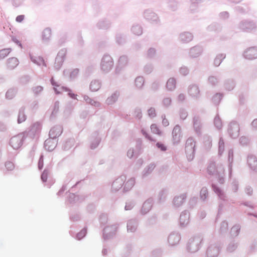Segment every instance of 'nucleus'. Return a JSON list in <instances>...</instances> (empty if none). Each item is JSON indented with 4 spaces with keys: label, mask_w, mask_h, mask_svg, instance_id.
I'll list each match as a JSON object with an SVG mask.
<instances>
[{
    "label": "nucleus",
    "mask_w": 257,
    "mask_h": 257,
    "mask_svg": "<svg viewBox=\"0 0 257 257\" xmlns=\"http://www.w3.org/2000/svg\"><path fill=\"white\" fill-rule=\"evenodd\" d=\"M23 136L17 135L13 137L10 140V145L15 149H18L22 145Z\"/></svg>",
    "instance_id": "f257e3e1"
},
{
    "label": "nucleus",
    "mask_w": 257,
    "mask_h": 257,
    "mask_svg": "<svg viewBox=\"0 0 257 257\" xmlns=\"http://www.w3.org/2000/svg\"><path fill=\"white\" fill-rule=\"evenodd\" d=\"M66 57V52L64 51H60L56 58L55 66L56 69H59L62 66Z\"/></svg>",
    "instance_id": "f03ea898"
},
{
    "label": "nucleus",
    "mask_w": 257,
    "mask_h": 257,
    "mask_svg": "<svg viewBox=\"0 0 257 257\" xmlns=\"http://www.w3.org/2000/svg\"><path fill=\"white\" fill-rule=\"evenodd\" d=\"M102 67L104 70L110 69L112 66V59L109 57H105L103 58L102 62Z\"/></svg>",
    "instance_id": "7ed1b4c3"
},
{
    "label": "nucleus",
    "mask_w": 257,
    "mask_h": 257,
    "mask_svg": "<svg viewBox=\"0 0 257 257\" xmlns=\"http://www.w3.org/2000/svg\"><path fill=\"white\" fill-rule=\"evenodd\" d=\"M19 64V60L17 58L13 57L10 58L7 62V67L10 69H14Z\"/></svg>",
    "instance_id": "20e7f679"
},
{
    "label": "nucleus",
    "mask_w": 257,
    "mask_h": 257,
    "mask_svg": "<svg viewBox=\"0 0 257 257\" xmlns=\"http://www.w3.org/2000/svg\"><path fill=\"white\" fill-rule=\"evenodd\" d=\"M245 55L248 59L257 58V49L253 48L248 49L245 52Z\"/></svg>",
    "instance_id": "39448f33"
},
{
    "label": "nucleus",
    "mask_w": 257,
    "mask_h": 257,
    "mask_svg": "<svg viewBox=\"0 0 257 257\" xmlns=\"http://www.w3.org/2000/svg\"><path fill=\"white\" fill-rule=\"evenodd\" d=\"M61 133V130L59 127H54L49 132V135L52 138H55Z\"/></svg>",
    "instance_id": "423d86ee"
},
{
    "label": "nucleus",
    "mask_w": 257,
    "mask_h": 257,
    "mask_svg": "<svg viewBox=\"0 0 257 257\" xmlns=\"http://www.w3.org/2000/svg\"><path fill=\"white\" fill-rule=\"evenodd\" d=\"M45 147L46 150L51 151L55 148V144L51 140H47L45 142Z\"/></svg>",
    "instance_id": "0eeeda50"
},
{
    "label": "nucleus",
    "mask_w": 257,
    "mask_h": 257,
    "mask_svg": "<svg viewBox=\"0 0 257 257\" xmlns=\"http://www.w3.org/2000/svg\"><path fill=\"white\" fill-rule=\"evenodd\" d=\"M51 30L50 28H46L44 30L42 33V39L44 40L47 41L49 40L51 37Z\"/></svg>",
    "instance_id": "6e6552de"
},
{
    "label": "nucleus",
    "mask_w": 257,
    "mask_h": 257,
    "mask_svg": "<svg viewBox=\"0 0 257 257\" xmlns=\"http://www.w3.org/2000/svg\"><path fill=\"white\" fill-rule=\"evenodd\" d=\"M176 86V80L174 78H170L167 82V87L169 90H173Z\"/></svg>",
    "instance_id": "1a4fd4ad"
},
{
    "label": "nucleus",
    "mask_w": 257,
    "mask_h": 257,
    "mask_svg": "<svg viewBox=\"0 0 257 257\" xmlns=\"http://www.w3.org/2000/svg\"><path fill=\"white\" fill-rule=\"evenodd\" d=\"M100 83L97 81H92L90 85V88L92 91H96L100 88Z\"/></svg>",
    "instance_id": "9d476101"
},
{
    "label": "nucleus",
    "mask_w": 257,
    "mask_h": 257,
    "mask_svg": "<svg viewBox=\"0 0 257 257\" xmlns=\"http://www.w3.org/2000/svg\"><path fill=\"white\" fill-rule=\"evenodd\" d=\"M225 58V56L223 54L218 55L214 60V64L215 66H218L220 65L221 61Z\"/></svg>",
    "instance_id": "9b49d317"
},
{
    "label": "nucleus",
    "mask_w": 257,
    "mask_h": 257,
    "mask_svg": "<svg viewBox=\"0 0 257 257\" xmlns=\"http://www.w3.org/2000/svg\"><path fill=\"white\" fill-rule=\"evenodd\" d=\"M26 119V116L23 112H20L18 115V123H22L25 121Z\"/></svg>",
    "instance_id": "f8f14e48"
},
{
    "label": "nucleus",
    "mask_w": 257,
    "mask_h": 257,
    "mask_svg": "<svg viewBox=\"0 0 257 257\" xmlns=\"http://www.w3.org/2000/svg\"><path fill=\"white\" fill-rule=\"evenodd\" d=\"M144 81L143 77H138L135 80L136 85L138 87H141L143 86Z\"/></svg>",
    "instance_id": "ddd939ff"
},
{
    "label": "nucleus",
    "mask_w": 257,
    "mask_h": 257,
    "mask_svg": "<svg viewBox=\"0 0 257 257\" xmlns=\"http://www.w3.org/2000/svg\"><path fill=\"white\" fill-rule=\"evenodd\" d=\"M151 129L154 134L160 135L161 132L156 124H153L151 126Z\"/></svg>",
    "instance_id": "4468645a"
},
{
    "label": "nucleus",
    "mask_w": 257,
    "mask_h": 257,
    "mask_svg": "<svg viewBox=\"0 0 257 257\" xmlns=\"http://www.w3.org/2000/svg\"><path fill=\"white\" fill-rule=\"evenodd\" d=\"M5 166L9 171L13 170L15 168L14 164L10 161L7 162L6 163Z\"/></svg>",
    "instance_id": "2eb2a0df"
},
{
    "label": "nucleus",
    "mask_w": 257,
    "mask_h": 257,
    "mask_svg": "<svg viewBox=\"0 0 257 257\" xmlns=\"http://www.w3.org/2000/svg\"><path fill=\"white\" fill-rule=\"evenodd\" d=\"M117 95L116 94H114L111 97L107 98V101L108 104L111 103L113 102H114L117 98Z\"/></svg>",
    "instance_id": "dca6fc26"
},
{
    "label": "nucleus",
    "mask_w": 257,
    "mask_h": 257,
    "mask_svg": "<svg viewBox=\"0 0 257 257\" xmlns=\"http://www.w3.org/2000/svg\"><path fill=\"white\" fill-rule=\"evenodd\" d=\"M9 53L10 51L9 49H4L0 51V58H4L7 56Z\"/></svg>",
    "instance_id": "f3484780"
},
{
    "label": "nucleus",
    "mask_w": 257,
    "mask_h": 257,
    "mask_svg": "<svg viewBox=\"0 0 257 257\" xmlns=\"http://www.w3.org/2000/svg\"><path fill=\"white\" fill-rule=\"evenodd\" d=\"M148 114L151 117H154L156 115V110L154 108L151 107L148 110Z\"/></svg>",
    "instance_id": "a211bd4d"
},
{
    "label": "nucleus",
    "mask_w": 257,
    "mask_h": 257,
    "mask_svg": "<svg viewBox=\"0 0 257 257\" xmlns=\"http://www.w3.org/2000/svg\"><path fill=\"white\" fill-rule=\"evenodd\" d=\"M188 220V217L186 216L185 214L181 215L180 216V220L181 223L182 224H185V221H186V223H187Z\"/></svg>",
    "instance_id": "6ab92c4d"
},
{
    "label": "nucleus",
    "mask_w": 257,
    "mask_h": 257,
    "mask_svg": "<svg viewBox=\"0 0 257 257\" xmlns=\"http://www.w3.org/2000/svg\"><path fill=\"white\" fill-rule=\"evenodd\" d=\"M214 124L218 128H221L222 124L221 120L219 117H215L214 119Z\"/></svg>",
    "instance_id": "aec40b11"
},
{
    "label": "nucleus",
    "mask_w": 257,
    "mask_h": 257,
    "mask_svg": "<svg viewBox=\"0 0 257 257\" xmlns=\"http://www.w3.org/2000/svg\"><path fill=\"white\" fill-rule=\"evenodd\" d=\"M41 128V124L39 122H36L33 124L32 129L33 130H36L39 131Z\"/></svg>",
    "instance_id": "412c9836"
},
{
    "label": "nucleus",
    "mask_w": 257,
    "mask_h": 257,
    "mask_svg": "<svg viewBox=\"0 0 257 257\" xmlns=\"http://www.w3.org/2000/svg\"><path fill=\"white\" fill-rule=\"evenodd\" d=\"M207 195V191L206 189H202L200 192L201 197L203 199H205L206 198Z\"/></svg>",
    "instance_id": "4be33fe9"
},
{
    "label": "nucleus",
    "mask_w": 257,
    "mask_h": 257,
    "mask_svg": "<svg viewBox=\"0 0 257 257\" xmlns=\"http://www.w3.org/2000/svg\"><path fill=\"white\" fill-rule=\"evenodd\" d=\"M151 205L150 202H145L144 203L143 206V211L147 212L146 211V208H148V210H149L151 208Z\"/></svg>",
    "instance_id": "5701e85b"
},
{
    "label": "nucleus",
    "mask_w": 257,
    "mask_h": 257,
    "mask_svg": "<svg viewBox=\"0 0 257 257\" xmlns=\"http://www.w3.org/2000/svg\"><path fill=\"white\" fill-rule=\"evenodd\" d=\"M25 19L24 15H19L17 17L16 20L17 22L21 23Z\"/></svg>",
    "instance_id": "b1692460"
},
{
    "label": "nucleus",
    "mask_w": 257,
    "mask_h": 257,
    "mask_svg": "<svg viewBox=\"0 0 257 257\" xmlns=\"http://www.w3.org/2000/svg\"><path fill=\"white\" fill-rule=\"evenodd\" d=\"M171 100L169 98H165L163 100V103L166 106L169 105L171 104Z\"/></svg>",
    "instance_id": "393cba45"
},
{
    "label": "nucleus",
    "mask_w": 257,
    "mask_h": 257,
    "mask_svg": "<svg viewBox=\"0 0 257 257\" xmlns=\"http://www.w3.org/2000/svg\"><path fill=\"white\" fill-rule=\"evenodd\" d=\"M14 95V93L12 90L8 91L6 93V96L9 98H12L13 96Z\"/></svg>",
    "instance_id": "a878e982"
},
{
    "label": "nucleus",
    "mask_w": 257,
    "mask_h": 257,
    "mask_svg": "<svg viewBox=\"0 0 257 257\" xmlns=\"http://www.w3.org/2000/svg\"><path fill=\"white\" fill-rule=\"evenodd\" d=\"M156 146L159 148H160L162 151H165L166 150V147L165 146L163 145V144H161L160 143H157L156 144Z\"/></svg>",
    "instance_id": "bb28decb"
},
{
    "label": "nucleus",
    "mask_w": 257,
    "mask_h": 257,
    "mask_svg": "<svg viewBox=\"0 0 257 257\" xmlns=\"http://www.w3.org/2000/svg\"><path fill=\"white\" fill-rule=\"evenodd\" d=\"M41 179L43 182H46L47 179V173L43 172L41 176Z\"/></svg>",
    "instance_id": "cd10ccee"
},
{
    "label": "nucleus",
    "mask_w": 257,
    "mask_h": 257,
    "mask_svg": "<svg viewBox=\"0 0 257 257\" xmlns=\"http://www.w3.org/2000/svg\"><path fill=\"white\" fill-rule=\"evenodd\" d=\"M133 225V223L132 222H130L127 225V229L130 230L131 231H133V229L132 228Z\"/></svg>",
    "instance_id": "c85d7f7f"
},
{
    "label": "nucleus",
    "mask_w": 257,
    "mask_h": 257,
    "mask_svg": "<svg viewBox=\"0 0 257 257\" xmlns=\"http://www.w3.org/2000/svg\"><path fill=\"white\" fill-rule=\"evenodd\" d=\"M162 123L164 126H167L169 124L168 120L165 118L163 119Z\"/></svg>",
    "instance_id": "c756f323"
},
{
    "label": "nucleus",
    "mask_w": 257,
    "mask_h": 257,
    "mask_svg": "<svg viewBox=\"0 0 257 257\" xmlns=\"http://www.w3.org/2000/svg\"><path fill=\"white\" fill-rule=\"evenodd\" d=\"M127 183H129L131 185V186H133L134 185V183H135V180H130V181H128Z\"/></svg>",
    "instance_id": "7c9ffc66"
},
{
    "label": "nucleus",
    "mask_w": 257,
    "mask_h": 257,
    "mask_svg": "<svg viewBox=\"0 0 257 257\" xmlns=\"http://www.w3.org/2000/svg\"><path fill=\"white\" fill-rule=\"evenodd\" d=\"M133 152L132 151H129L127 152V156L132 157L133 156Z\"/></svg>",
    "instance_id": "2f4dec72"
},
{
    "label": "nucleus",
    "mask_w": 257,
    "mask_h": 257,
    "mask_svg": "<svg viewBox=\"0 0 257 257\" xmlns=\"http://www.w3.org/2000/svg\"><path fill=\"white\" fill-rule=\"evenodd\" d=\"M179 98L180 100H182L184 99V96L183 94H180L179 96Z\"/></svg>",
    "instance_id": "473e14b6"
},
{
    "label": "nucleus",
    "mask_w": 257,
    "mask_h": 257,
    "mask_svg": "<svg viewBox=\"0 0 257 257\" xmlns=\"http://www.w3.org/2000/svg\"><path fill=\"white\" fill-rule=\"evenodd\" d=\"M210 169L211 170H214L215 169V166L214 165H210L209 167L208 168V171L210 170Z\"/></svg>",
    "instance_id": "72a5a7b5"
},
{
    "label": "nucleus",
    "mask_w": 257,
    "mask_h": 257,
    "mask_svg": "<svg viewBox=\"0 0 257 257\" xmlns=\"http://www.w3.org/2000/svg\"><path fill=\"white\" fill-rule=\"evenodd\" d=\"M37 91H41L42 90V87L41 86H38L36 88Z\"/></svg>",
    "instance_id": "f704fd0d"
},
{
    "label": "nucleus",
    "mask_w": 257,
    "mask_h": 257,
    "mask_svg": "<svg viewBox=\"0 0 257 257\" xmlns=\"http://www.w3.org/2000/svg\"><path fill=\"white\" fill-rule=\"evenodd\" d=\"M145 134V136L146 138H147L150 140L152 141V139L151 138V137H150L147 134Z\"/></svg>",
    "instance_id": "c9c22d12"
},
{
    "label": "nucleus",
    "mask_w": 257,
    "mask_h": 257,
    "mask_svg": "<svg viewBox=\"0 0 257 257\" xmlns=\"http://www.w3.org/2000/svg\"><path fill=\"white\" fill-rule=\"evenodd\" d=\"M39 59H41V61H42V62L44 66H46V64H45V62H44V60H43L42 58H39Z\"/></svg>",
    "instance_id": "e433bc0d"
},
{
    "label": "nucleus",
    "mask_w": 257,
    "mask_h": 257,
    "mask_svg": "<svg viewBox=\"0 0 257 257\" xmlns=\"http://www.w3.org/2000/svg\"><path fill=\"white\" fill-rule=\"evenodd\" d=\"M178 129L179 130V127H176L174 128V131H176Z\"/></svg>",
    "instance_id": "4c0bfd02"
},
{
    "label": "nucleus",
    "mask_w": 257,
    "mask_h": 257,
    "mask_svg": "<svg viewBox=\"0 0 257 257\" xmlns=\"http://www.w3.org/2000/svg\"><path fill=\"white\" fill-rule=\"evenodd\" d=\"M249 25H250L251 26H252L253 27H254V24H249Z\"/></svg>",
    "instance_id": "58836bf2"
},
{
    "label": "nucleus",
    "mask_w": 257,
    "mask_h": 257,
    "mask_svg": "<svg viewBox=\"0 0 257 257\" xmlns=\"http://www.w3.org/2000/svg\"><path fill=\"white\" fill-rule=\"evenodd\" d=\"M173 236H170L169 237V239H171V238H173Z\"/></svg>",
    "instance_id": "ea45409f"
},
{
    "label": "nucleus",
    "mask_w": 257,
    "mask_h": 257,
    "mask_svg": "<svg viewBox=\"0 0 257 257\" xmlns=\"http://www.w3.org/2000/svg\"><path fill=\"white\" fill-rule=\"evenodd\" d=\"M52 83L53 85L55 86L54 83L53 81L52 82Z\"/></svg>",
    "instance_id": "a19ab883"
},
{
    "label": "nucleus",
    "mask_w": 257,
    "mask_h": 257,
    "mask_svg": "<svg viewBox=\"0 0 257 257\" xmlns=\"http://www.w3.org/2000/svg\"><path fill=\"white\" fill-rule=\"evenodd\" d=\"M256 121H257L254 120V121H253V123H255V122H256Z\"/></svg>",
    "instance_id": "79ce46f5"
},
{
    "label": "nucleus",
    "mask_w": 257,
    "mask_h": 257,
    "mask_svg": "<svg viewBox=\"0 0 257 257\" xmlns=\"http://www.w3.org/2000/svg\"><path fill=\"white\" fill-rule=\"evenodd\" d=\"M54 89H55V91H57V88H56L55 87Z\"/></svg>",
    "instance_id": "37998d69"
},
{
    "label": "nucleus",
    "mask_w": 257,
    "mask_h": 257,
    "mask_svg": "<svg viewBox=\"0 0 257 257\" xmlns=\"http://www.w3.org/2000/svg\"><path fill=\"white\" fill-rule=\"evenodd\" d=\"M82 232H80L79 233V234H78V236L80 234H81Z\"/></svg>",
    "instance_id": "c03bdc74"
},
{
    "label": "nucleus",
    "mask_w": 257,
    "mask_h": 257,
    "mask_svg": "<svg viewBox=\"0 0 257 257\" xmlns=\"http://www.w3.org/2000/svg\"><path fill=\"white\" fill-rule=\"evenodd\" d=\"M134 230H136V227L134 226Z\"/></svg>",
    "instance_id": "a18cd8bd"
}]
</instances>
